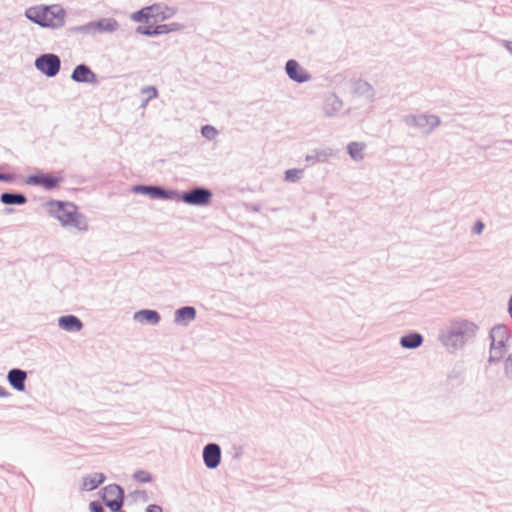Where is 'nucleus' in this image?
Wrapping results in <instances>:
<instances>
[{
  "label": "nucleus",
  "instance_id": "f257e3e1",
  "mask_svg": "<svg viewBox=\"0 0 512 512\" xmlns=\"http://www.w3.org/2000/svg\"><path fill=\"white\" fill-rule=\"evenodd\" d=\"M174 14L175 10L173 8L154 4L133 13L131 18L141 24L136 29L137 33L151 36L180 30L181 25L177 23L159 24L171 18Z\"/></svg>",
  "mask_w": 512,
  "mask_h": 512
},
{
  "label": "nucleus",
  "instance_id": "f03ea898",
  "mask_svg": "<svg viewBox=\"0 0 512 512\" xmlns=\"http://www.w3.org/2000/svg\"><path fill=\"white\" fill-rule=\"evenodd\" d=\"M50 215L56 217L64 226H74L79 230H86L87 223L77 212L75 205L68 202L50 201L47 204Z\"/></svg>",
  "mask_w": 512,
  "mask_h": 512
},
{
  "label": "nucleus",
  "instance_id": "7ed1b4c3",
  "mask_svg": "<svg viewBox=\"0 0 512 512\" xmlns=\"http://www.w3.org/2000/svg\"><path fill=\"white\" fill-rule=\"evenodd\" d=\"M26 16L43 27H56L63 23L64 12L58 6H37L26 11Z\"/></svg>",
  "mask_w": 512,
  "mask_h": 512
},
{
  "label": "nucleus",
  "instance_id": "20e7f679",
  "mask_svg": "<svg viewBox=\"0 0 512 512\" xmlns=\"http://www.w3.org/2000/svg\"><path fill=\"white\" fill-rule=\"evenodd\" d=\"M490 337V360L496 361L501 359L505 354L506 343L509 339L508 329L503 325H498L491 330Z\"/></svg>",
  "mask_w": 512,
  "mask_h": 512
},
{
  "label": "nucleus",
  "instance_id": "39448f33",
  "mask_svg": "<svg viewBox=\"0 0 512 512\" xmlns=\"http://www.w3.org/2000/svg\"><path fill=\"white\" fill-rule=\"evenodd\" d=\"M64 180L63 175L60 173L57 174H45L39 173L36 175H31L27 179V183L31 185L41 186L45 189H54L57 188Z\"/></svg>",
  "mask_w": 512,
  "mask_h": 512
},
{
  "label": "nucleus",
  "instance_id": "423d86ee",
  "mask_svg": "<svg viewBox=\"0 0 512 512\" xmlns=\"http://www.w3.org/2000/svg\"><path fill=\"white\" fill-rule=\"evenodd\" d=\"M36 68L48 77L55 76L60 69V59L54 54H45L35 61Z\"/></svg>",
  "mask_w": 512,
  "mask_h": 512
},
{
  "label": "nucleus",
  "instance_id": "0eeeda50",
  "mask_svg": "<svg viewBox=\"0 0 512 512\" xmlns=\"http://www.w3.org/2000/svg\"><path fill=\"white\" fill-rule=\"evenodd\" d=\"M103 501L114 512L123 504V491L118 485H108L103 490Z\"/></svg>",
  "mask_w": 512,
  "mask_h": 512
},
{
  "label": "nucleus",
  "instance_id": "6e6552de",
  "mask_svg": "<svg viewBox=\"0 0 512 512\" xmlns=\"http://www.w3.org/2000/svg\"><path fill=\"white\" fill-rule=\"evenodd\" d=\"M212 194L209 190L197 188L184 193L182 199L190 205H206L210 202Z\"/></svg>",
  "mask_w": 512,
  "mask_h": 512
},
{
  "label": "nucleus",
  "instance_id": "1a4fd4ad",
  "mask_svg": "<svg viewBox=\"0 0 512 512\" xmlns=\"http://www.w3.org/2000/svg\"><path fill=\"white\" fill-rule=\"evenodd\" d=\"M203 458L208 468H216L220 463L221 452L216 444H208L204 448Z\"/></svg>",
  "mask_w": 512,
  "mask_h": 512
},
{
  "label": "nucleus",
  "instance_id": "9d476101",
  "mask_svg": "<svg viewBox=\"0 0 512 512\" xmlns=\"http://www.w3.org/2000/svg\"><path fill=\"white\" fill-rule=\"evenodd\" d=\"M286 72L291 79L300 83L310 79L309 74L295 60L286 63Z\"/></svg>",
  "mask_w": 512,
  "mask_h": 512
},
{
  "label": "nucleus",
  "instance_id": "9b49d317",
  "mask_svg": "<svg viewBox=\"0 0 512 512\" xmlns=\"http://www.w3.org/2000/svg\"><path fill=\"white\" fill-rule=\"evenodd\" d=\"M72 79L76 82H88V83H96L97 77L96 75L90 70L89 67L85 65H78L73 73H72Z\"/></svg>",
  "mask_w": 512,
  "mask_h": 512
},
{
  "label": "nucleus",
  "instance_id": "f8f14e48",
  "mask_svg": "<svg viewBox=\"0 0 512 512\" xmlns=\"http://www.w3.org/2000/svg\"><path fill=\"white\" fill-rule=\"evenodd\" d=\"M26 378V372L20 369H12L8 373L9 383L18 391H23L25 389L24 383Z\"/></svg>",
  "mask_w": 512,
  "mask_h": 512
},
{
  "label": "nucleus",
  "instance_id": "ddd939ff",
  "mask_svg": "<svg viewBox=\"0 0 512 512\" xmlns=\"http://www.w3.org/2000/svg\"><path fill=\"white\" fill-rule=\"evenodd\" d=\"M58 324L60 328L66 331H80L83 327L82 322L73 315L63 316L59 318Z\"/></svg>",
  "mask_w": 512,
  "mask_h": 512
},
{
  "label": "nucleus",
  "instance_id": "4468645a",
  "mask_svg": "<svg viewBox=\"0 0 512 512\" xmlns=\"http://www.w3.org/2000/svg\"><path fill=\"white\" fill-rule=\"evenodd\" d=\"M105 480V476L102 473H94L88 475L82 480V490L91 491L100 486Z\"/></svg>",
  "mask_w": 512,
  "mask_h": 512
},
{
  "label": "nucleus",
  "instance_id": "2eb2a0df",
  "mask_svg": "<svg viewBox=\"0 0 512 512\" xmlns=\"http://www.w3.org/2000/svg\"><path fill=\"white\" fill-rule=\"evenodd\" d=\"M136 191H141L143 193H146L150 195L152 198H170L171 193L168 191H165L159 187H153V186H139L136 188Z\"/></svg>",
  "mask_w": 512,
  "mask_h": 512
},
{
  "label": "nucleus",
  "instance_id": "dca6fc26",
  "mask_svg": "<svg viewBox=\"0 0 512 512\" xmlns=\"http://www.w3.org/2000/svg\"><path fill=\"white\" fill-rule=\"evenodd\" d=\"M196 316V311L193 307H183L176 311L175 321L177 323L192 321Z\"/></svg>",
  "mask_w": 512,
  "mask_h": 512
},
{
  "label": "nucleus",
  "instance_id": "f3484780",
  "mask_svg": "<svg viewBox=\"0 0 512 512\" xmlns=\"http://www.w3.org/2000/svg\"><path fill=\"white\" fill-rule=\"evenodd\" d=\"M423 338L418 333L405 335L401 338V345L405 348H416L422 344Z\"/></svg>",
  "mask_w": 512,
  "mask_h": 512
},
{
  "label": "nucleus",
  "instance_id": "a211bd4d",
  "mask_svg": "<svg viewBox=\"0 0 512 512\" xmlns=\"http://www.w3.org/2000/svg\"><path fill=\"white\" fill-rule=\"evenodd\" d=\"M135 319L140 322L146 321L152 324L158 323L160 317L159 314L154 310H142L135 314Z\"/></svg>",
  "mask_w": 512,
  "mask_h": 512
},
{
  "label": "nucleus",
  "instance_id": "6ab92c4d",
  "mask_svg": "<svg viewBox=\"0 0 512 512\" xmlns=\"http://www.w3.org/2000/svg\"><path fill=\"white\" fill-rule=\"evenodd\" d=\"M348 153L354 160H362L364 156L365 144L362 142H352L347 147Z\"/></svg>",
  "mask_w": 512,
  "mask_h": 512
},
{
  "label": "nucleus",
  "instance_id": "aec40b11",
  "mask_svg": "<svg viewBox=\"0 0 512 512\" xmlns=\"http://www.w3.org/2000/svg\"><path fill=\"white\" fill-rule=\"evenodd\" d=\"M1 201H2V203L7 204V205L24 204V203H26V197L22 194L3 193L1 195Z\"/></svg>",
  "mask_w": 512,
  "mask_h": 512
},
{
  "label": "nucleus",
  "instance_id": "412c9836",
  "mask_svg": "<svg viewBox=\"0 0 512 512\" xmlns=\"http://www.w3.org/2000/svg\"><path fill=\"white\" fill-rule=\"evenodd\" d=\"M94 26L101 31L113 32L118 28V23L114 19H102L94 24Z\"/></svg>",
  "mask_w": 512,
  "mask_h": 512
},
{
  "label": "nucleus",
  "instance_id": "4be33fe9",
  "mask_svg": "<svg viewBox=\"0 0 512 512\" xmlns=\"http://www.w3.org/2000/svg\"><path fill=\"white\" fill-rule=\"evenodd\" d=\"M133 478L139 483H148L153 479L152 474L146 470L136 471Z\"/></svg>",
  "mask_w": 512,
  "mask_h": 512
},
{
  "label": "nucleus",
  "instance_id": "5701e85b",
  "mask_svg": "<svg viewBox=\"0 0 512 512\" xmlns=\"http://www.w3.org/2000/svg\"><path fill=\"white\" fill-rule=\"evenodd\" d=\"M475 325L470 322H462L459 323V330L454 331L455 334H463V333H474Z\"/></svg>",
  "mask_w": 512,
  "mask_h": 512
},
{
  "label": "nucleus",
  "instance_id": "b1692460",
  "mask_svg": "<svg viewBox=\"0 0 512 512\" xmlns=\"http://www.w3.org/2000/svg\"><path fill=\"white\" fill-rule=\"evenodd\" d=\"M302 170L300 169H289L285 172V179L290 182L297 181L302 175Z\"/></svg>",
  "mask_w": 512,
  "mask_h": 512
},
{
  "label": "nucleus",
  "instance_id": "393cba45",
  "mask_svg": "<svg viewBox=\"0 0 512 512\" xmlns=\"http://www.w3.org/2000/svg\"><path fill=\"white\" fill-rule=\"evenodd\" d=\"M202 135L208 139H215V137L217 136V130L213 127V126H210V125H206L202 128Z\"/></svg>",
  "mask_w": 512,
  "mask_h": 512
},
{
  "label": "nucleus",
  "instance_id": "a878e982",
  "mask_svg": "<svg viewBox=\"0 0 512 512\" xmlns=\"http://www.w3.org/2000/svg\"><path fill=\"white\" fill-rule=\"evenodd\" d=\"M142 93L146 96V100L157 96V90L154 87H146L142 90Z\"/></svg>",
  "mask_w": 512,
  "mask_h": 512
},
{
  "label": "nucleus",
  "instance_id": "bb28decb",
  "mask_svg": "<svg viewBox=\"0 0 512 512\" xmlns=\"http://www.w3.org/2000/svg\"><path fill=\"white\" fill-rule=\"evenodd\" d=\"M89 508L91 512H104L103 507L98 502H91Z\"/></svg>",
  "mask_w": 512,
  "mask_h": 512
},
{
  "label": "nucleus",
  "instance_id": "cd10ccee",
  "mask_svg": "<svg viewBox=\"0 0 512 512\" xmlns=\"http://www.w3.org/2000/svg\"><path fill=\"white\" fill-rule=\"evenodd\" d=\"M505 370L507 374L512 373V354L508 357V359L505 362Z\"/></svg>",
  "mask_w": 512,
  "mask_h": 512
},
{
  "label": "nucleus",
  "instance_id": "c85d7f7f",
  "mask_svg": "<svg viewBox=\"0 0 512 512\" xmlns=\"http://www.w3.org/2000/svg\"><path fill=\"white\" fill-rule=\"evenodd\" d=\"M483 228H484L483 223L477 222L474 226V231H475V233L480 234L482 232Z\"/></svg>",
  "mask_w": 512,
  "mask_h": 512
},
{
  "label": "nucleus",
  "instance_id": "c756f323",
  "mask_svg": "<svg viewBox=\"0 0 512 512\" xmlns=\"http://www.w3.org/2000/svg\"><path fill=\"white\" fill-rule=\"evenodd\" d=\"M146 512H162V509L157 505H151L147 508Z\"/></svg>",
  "mask_w": 512,
  "mask_h": 512
},
{
  "label": "nucleus",
  "instance_id": "7c9ffc66",
  "mask_svg": "<svg viewBox=\"0 0 512 512\" xmlns=\"http://www.w3.org/2000/svg\"><path fill=\"white\" fill-rule=\"evenodd\" d=\"M12 179L10 174H0V181H11Z\"/></svg>",
  "mask_w": 512,
  "mask_h": 512
},
{
  "label": "nucleus",
  "instance_id": "2f4dec72",
  "mask_svg": "<svg viewBox=\"0 0 512 512\" xmlns=\"http://www.w3.org/2000/svg\"><path fill=\"white\" fill-rule=\"evenodd\" d=\"M9 395V392L4 387L0 386V397H8Z\"/></svg>",
  "mask_w": 512,
  "mask_h": 512
},
{
  "label": "nucleus",
  "instance_id": "473e14b6",
  "mask_svg": "<svg viewBox=\"0 0 512 512\" xmlns=\"http://www.w3.org/2000/svg\"><path fill=\"white\" fill-rule=\"evenodd\" d=\"M507 49L512 53V42L506 44Z\"/></svg>",
  "mask_w": 512,
  "mask_h": 512
},
{
  "label": "nucleus",
  "instance_id": "72a5a7b5",
  "mask_svg": "<svg viewBox=\"0 0 512 512\" xmlns=\"http://www.w3.org/2000/svg\"><path fill=\"white\" fill-rule=\"evenodd\" d=\"M509 313H510V315L512 317V298L509 301Z\"/></svg>",
  "mask_w": 512,
  "mask_h": 512
}]
</instances>
